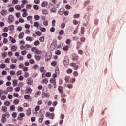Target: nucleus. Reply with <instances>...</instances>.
<instances>
[{
    "mask_svg": "<svg viewBox=\"0 0 126 126\" xmlns=\"http://www.w3.org/2000/svg\"><path fill=\"white\" fill-rule=\"evenodd\" d=\"M32 50V52H34V53H36L35 55V60L37 61H39L41 58H42V57L40 56V54L42 53L41 50H39V48H36V47H33Z\"/></svg>",
    "mask_w": 126,
    "mask_h": 126,
    "instance_id": "1",
    "label": "nucleus"
},
{
    "mask_svg": "<svg viewBox=\"0 0 126 126\" xmlns=\"http://www.w3.org/2000/svg\"><path fill=\"white\" fill-rule=\"evenodd\" d=\"M45 116H46V117H48V118H50V119H54L55 118V113H52V112L50 113L49 109V111H47Z\"/></svg>",
    "mask_w": 126,
    "mask_h": 126,
    "instance_id": "2",
    "label": "nucleus"
},
{
    "mask_svg": "<svg viewBox=\"0 0 126 126\" xmlns=\"http://www.w3.org/2000/svg\"><path fill=\"white\" fill-rule=\"evenodd\" d=\"M50 82H51L52 85H53L52 84H53L54 88L57 87L56 79H54V78H53V77L50 79Z\"/></svg>",
    "mask_w": 126,
    "mask_h": 126,
    "instance_id": "3",
    "label": "nucleus"
},
{
    "mask_svg": "<svg viewBox=\"0 0 126 126\" xmlns=\"http://www.w3.org/2000/svg\"><path fill=\"white\" fill-rule=\"evenodd\" d=\"M33 79H32V78H29L28 79H27V83L29 85H33Z\"/></svg>",
    "mask_w": 126,
    "mask_h": 126,
    "instance_id": "4",
    "label": "nucleus"
},
{
    "mask_svg": "<svg viewBox=\"0 0 126 126\" xmlns=\"http://www.w3.org/2000/svg\"><path fill=\"white\" fill-rule=\"evenodd\" d=\"M34 37H36V34H33V37H31L29 35H28L27 37L26 38V40L29 41V42H32L34 40Z\"/></svg>",
    "mask_w": 126,
    "mask_h": 126,
    "instance_id": "5",
    "label": "nucleus"
},
{
    "mask_svg": "<svg viewBox=\"0 0 126 126\" xmlns=\"http://www.w3.org/2000/svg\"><path fill=\"white\" fill-rule=\"evenodd\" d=\"M63 64L64 66H65L66 67H67V66H68V64H69V58H64L63 61Z\"/></svg>",
    "mask_w": 126,
    "mask_h": 126,
    "instance_id": "6",
    "label": "nucleus"
},
{
    "mask_svg": "<svg viewBox=\"0 0 126 126\" xmlns=\"http://www.w3.org/2000/svg\"><path fill=\"white\" fill-rule=\"evenodd\" d=\"M70 66H72V67H74L75 71H76V69H78L79 68L78 64H77L76 63H74V62L71 63Z\"/></svg>",
    "mask_w": 126,
    "mask_h": 126,
    "instance_id": "7",
    "label": "nucleus"
},
{
    "mask_svg": "<svg viewBox=\"0 0 126 126\" xmlns=\"http://www.w3.org/2000/svg\"><path fill=\"white\" fill-rule=\"evenodd\" d=\"M25 92H26V94H28V95H30V94L32 92V89H31V87H27Z\"/></svg>",
    "mask_w": 126,
    "mask_h": 126,
    "instance_id": "8",
    "label": "nucleus"
},
{
    "mask_svg": "<svg viewBox=\"0 0 126 126\" xmlns=\"http://www.w3.org/2000/svg\"><path fill=\"white\" fill-rule=\"evenodd\" d=\"M24 116H25V113H19L17 119H19V121H22Z\"/></svg>",
    "mask_w": 126,
    "mask_h": 126,
    "instance_id": "9",
    "label": "nucleus"
},
{
    "mask_svg": "<svg viewBox=\"0 0 126 126\" xmlns=\"http://www.w3.org/2000/svg\"><path fill=\"white\" fill-rule=\"evenodd\" d=\"M1 121L2 123H6V115L5 113H4L3 115H2Z\"/></svg>",
    "mask_w": 126,
    "mask_h": 126,
    "instance_id": "10",
    "label": "nucleus"
},
{
    "mask_svg": "<svg viewBox=\"0 0 126 126\" xmlns=\"http://www.w3.org/2000/svg\"><path fill=\"white\" fill-rule=\"evenodd\" d=\"M57 74H59V69H56L55 73H53V77H54V79H56V77H57Z\"/></svg>",
    "mask_w": 126,
    "mask_h": 126,
    "instance_id": "11",
    "label": "nucleus"
},
{
    "mask_svg": "<svg viewBox=\"0 0 126 126\" xmlns=\"http://www.w3.org/2000/svg\"><path fill=\"white\" fill-rule=\"evenodd\" d=\"M18 47L17 45H12V47H11V50H12V52H15L16 50H17Z\"/></svg>",
    "mask_w": 126,
    "mask_h": 126,
    "instance_id": "12",
    "label": "nucleus"
},
{
    "mask_svg": "<svg viewBox=\"0 0 126 126\" xmlns=\"http://www.w3.org/2000/svg\"><path fill=\"white\" fill-rule=\"evenodd\" d=\"M14 17L13 15H9V16L8 17V21L9 22H12L13 21H14Z\"/></svg>",
    "mask_w": 126,
    "mask_h": 126,
    "instance_id": "13",
    "label": "nucleus"
},
{
    "mask_svg": "<svg viewBox=\"0 0 126 126\" xmlns=\"http://www.w3.org/2000/svg\"><path fill=\"white\" fill-rule=\"evenodd\" d=\"M29 63H30V64H33L34 66L35 61L34 60V58H32V57H31V60H29Z\"/></svg>",
    "mask_w": 126,
    "mask_h": 126,
    "instance_id": "14",
    "label": "nucleus"
},
{
    "mask_svg": "<svg viewBox=\"0 0 126 126\" xmlns=\"http://www.w3.org/2000/svg\"><path fill=\"white\" fill-rule=\"evenodd\" d=\"M81 45H82L81 40V42H80V41H78V42H77V45L76 48H77V49L78 50V52H79V50H80V49H79L80 47H81Z\"/></svg>",
    "mask_w": 126,
    "mask_h": 126,
    "instance_id": "15",
    "label": "nucleus"
},
{
    "mask_svg": "<svg viewBox=\"0 0 126 126\" xmlns=\"http://www.w3.org/2000/svg\"><path fill=\"white\" fill-rule=\"evenodd\" d=\"M24 36V31H22V32H20V34H19L18 37L19 38H23Z\"/></svg>",
    "mask_w": 126,
    "mask_h": 126,
    "instance_id": "16",
    "label": "nucleus"
},
{
    "mask_svg": "<svg viewBox=\"0 0 126 126\" xmlns=\"http://www.w3.org/2000/svg\"><path fill=\"white\" fill-rule=\"evenodd\" d=\"M58 90L59 92H60V94H61V96L63 94V87H62V86H59V87H58Z\"/></svg>",
    "mask_w": 126,
    "mask_h": 126,
    "instance_id": "17",
    "label": "nucleus"
},
{
    "mask_svg": "<svg viewBox=\"0 0 126 126\" xmlns=\"http://www.w3.org/2000/svg\"><path fill=\"white\" fill-rule=\"evenodd\" d=\"M13 90V87H12L11 84H10V86H9V87H7V94H8V92H12Z\"/></svg>",
    "mask_w": 126,
    "mask_h": 126,
    "instance_id": "18",
    "label": "nucleus"
},
{
    "mask_svg": "<svg viewBox=\"0 0 126 126\" xmlns=\"http://www.w3.org/2000/svg\"><path fill=\"white\" fill-rule=\"evenodd\" d=\"M54 60L53 61V62H52V63H51V66H54V67H55V66H57V62H56L55 61V58H54Z\"/></svg>",
    "mask_w": 126,
    "mask_h": 126,
    "instance_id": "19",
    "label": "nucleus"
},
{
    "mask_svg": "<svg viewBox=\"0 0 126 126\" xmlns=\"http://www.w3.org/2000/svg\"><path fill=\"white\" fill-rule=\"evenodd\" d=\"M3 94H8L7 91H3V89H1V100H2L1 96Z\"/></svg>",
    "mask_w": 126,
    "mask_h": 126,
    "instance_id": "20",
    "label": "nucleus"
},
{
    "mask_svg": "<svg viewBox=\"0 0 126 126\" xmlns=\"http://www.w3.org/2000/svg\"><path fill=\"white\" fill-rule=\"evenodd\" d=\"M2 111H7V106H6V105H5L4 106H2Z\"/></svg>",
    "mask_w": 126,
    "mask_h": 126,
    "instance_id": "21",
    "label": "nucleus"
},
{
    "mask_svg": "<svg viewBox=\"0 0 126 126\" xmlns=\"http://www.w3.org/2000/svg\"><path fill=\"white\" fill-rule=\"evenodd\" d=\"M59 33L61 37H62V35H63V33H64V31H63V29H62H62H61V30L59 31Z\"/></svg>",
    "mask_w": 126,
    "mask_h": 126,
    "instance_id": "22",
    "label": "nucleus"
},
{
    "mask_svg": "<svg viewBox=\"0 0 126 126\" xmlns=\"http://www.w3.org/2000/svg\"><path fill=\"white\" fill-rule=\"evenodd\" d=\"M32 113V108H28L27 111V114L28 116H30V114H31Z\"/></svg>",
    "mask_w": 126,
    "mask_h": 126,
    "instance_id": "23",
    "label": "nucleus"
},
{
    "mask_svg": "<svg viewBox=\"0 0 126 126\" xmlns=\"http://www.w3.org/2000/svg\"><path fill=\"white\" fill-rule=\"evenodd\" d=\"M59 13L60 14H64V11L63 8H60V10H59Z\"/></svg>",
    "mask_w": 126,
    "mask_h": 126,
    "instance_id": "24",
    "label": "nucleus"
},
{
    "mask_svg": "<svg viewBox=\"0 0 126 126\" xmlns=\"http://www.w3.org/2000/svg\"><path fill=\"white\" fill-rule=\"evenodd\" d=\"M44 119V115H41L40 118L39 119V123H42V121Z\"/></svg>",
    "mask_w": 126,
    "mask_h": 126,
    "instance_id": "25",
    "label": "nucleus"
},
{
    "mask_svg": "<svg viewBox=\"0 0 126 126\" xmlns=\"http://www.w3.org/2000/svg\"><path fill=\"white\" fill-rule=\"evenodd\" d=\"M20 102V100H18V98H16L15 100H14V103L15 105H18V103Z\"/></svg>",
    "mask_w": 126,
    "mask_h": 126,
    "instance_id": "26",
    "label": "nucleus"
},
{
    "mask_svg": "<svg viewBox=\"0 0 126 126\" xmlns=\"http://www.w3.org/2000/svg\"><path fill=\"white\" fill-rule=\"evenodd\" d=\"M7 13V10H2V11H1V13L2 16H4L5 14H6Z\"/></svg>",
    "mask_w": 126,
    "mask_h": 126,
    "instance_id": "27",
    "label": "nucleus"
},
{
    "mask_svg": "<svg viewBox=\"0 0 126 126\" xmlns=\"http://www.w3.org/2000/svg\"><path fill=\"white\" fill-rule=\"evenodd\" d=\"M47 4H48V2H45V1H44V2H42V3H41V6H43V7L47 6Z\"/></svg>",
    "mask_w": 126,
    "mask_h": 126,
    "instance_id": "28",
    "label": "nucleus"
},
{
    "mask_svg": "<svg viewBox=\"0 0 126 126\" xmlns=\"http://www.w3.org/2000/svg\"><path fill=\"white\" fill-rule=\"evenodd\" d=\"M71 39H67L66 40V43L67 44V47H68V45H70L71 43Z\"/></svg>",
    "mask_w": 126,
    "mask_h": 126,
    "instance_id": "29",
    "label": "nucleus"
},
{
    "mask_svg": "<svg viewBox=\"0 0 126 126\" xmlns=\"http://www.w3.org/2000/svg\"><path fill=\"white\" fill-rule=\"evenodd\" d=\"M39 109H40V106L38 105H38H37V106H35V110L36 113H37V112L39 111Z\"/></svg>",
    "mask_w": 126,
    "mask_h": 126,
    "instance_id": "30",
    "label": "nucleus"
},
{
    "mask_svg": "<svg viewBox=\"0 0 126 126\" xmlns=\"http://www.w3.org/2000/svg\"><path fill=\"white\" fill-rule=\"evenodd\" d=\"M10 67L11 69H13V71H14V69H15V67H16V64H14V63H12V64L10 65Z\"/></svg>",
    "mask_w": 126,
    "mask_h": 126,
    "instance_id": "31",
    "label": "nucleus"
},
{
    "mask_svg": "<svg viewBox=\"0 0 126 126\" xmlns=\"http://www.w3.org/2000/svg\"><path fill=\"white\" fill-rule=\"evenodd\" d=\"M49 111H51V113H54V111H55V108L53 105V106H50V108H49Z\"/></svg>",
    "mask_w": 126,
    "mask_h": 126,
    "instance_id": "32",
    "label": "nucleus"
},
{
    "mask_svg": "<svg viewBox=\"0 0 126 126\" xmlns=\"http://www.w3.org/2000/svg\"><path fill=\"white\" fill-rule=\"evenodd\" d=\"M33 69H38L39 66L38 64H35V63L34 64V66H32Z\"/></svg>",
    "mask_w": 126,
    "mask_h": 126,
    "instance_id": "33",
    "label": "nucleus"
},
{
    "mask_svg": "<svg viewBox=\"0 0 126 126\" xmlns=\"http://www.w3.org/2000/svg\"><path fill=\"white\" fill-rule=\"evenodd\" d=\"M23 71H25V74L26 71H28V68H27L26 64H25V66L23 65Z\"/></svg>",
    "mask_w": 126,
    "mask_h": 126,
    "instance_id": "34",
    "label": "nucleus"
},
{
    "mask_svg": "<svg viewBox=\"0 0 126 126\" xmlns=\"http://www.w3.org/2000/svg\"><path fill=\"white\" fill-rule=\"evenodd\" d=\"M42 82L43 84H48V79H47V77L44 79H43Z\"/></svg>",
    "mask_w": 126,
    "mask_h": 126,
    "instance_id": "35",
    "label": "nucleus"
},
{
    "mask_svg": "<svg viewBox=\"0 0 126 126\" xmlns=\"http://www.w3.org/2000/svg\"><path fill=\"white\" fill-rule=\"evenodd\" d=\"M11 61L12 63H13L14 64H15V63L17 62V58H11Z\"/></svg>",
    "mask_w": 126,
    "mask_h": 126,
    "instance_id": "36",
    "label": "nucleus"
},
{
    "mask_svg": "<svg viewBox=\"0 0 126 126\" xmlns=\"http://www.w3.org/2000/svg\"><path fill=\"white\" fill-rule=\"evenodd\" d=\"M12 116H13V118H16L17 113L15 111V110H14L13 113H12Z\"/></svg>",
    "mask_w": 126,
    "mask_h": 126,
    "instance_id": "37",
    "label": "nucleus"
},
{
    "mask_svg": "<svg viewBox=\"0 0 126 126\" xmlns=\"http://www.w3.org/2000/svg\"><path fill=\"white\" fill-rule=\"evenodd\" d=\"M18 82L16 79H14L13 81V85L14 86H16V85H17Z\"/></svg>",
    "mask_w": 126,
    "mask_h": 126,
    "instance_id": "38",
    "label": "nucleus"
},
{
    "mask_svg": "<svg viewBox=\"0 0 126 126\" xmlns=\"http://www.w3.org/2000/svg\"><path fill=\"white\" fill-rule=\"evenodd\" d=\"M70 76H66L65 78V80L66 82H69Z\"/></svg>",
    "mask_w": 126,
    "mask_h": 126,
    "instance_id": "39",
    "label": "nucleus"
},
{
    "mask_svg": "<svg viewBox=\"0 0 126 126\" xmlns=\"http://www.w3.org/2000/svg\"><path fill=\"white\" fill-rule=\"evenodd\" d=\"M40 16L39 15H34V19L36 21H38V19H40Z\"/></svg>",
    "mask_w": 126,
    "mask_h": 126,
    "instance_id": "40",
    "label": "nucleus"
},
{
    "mask_svg": "<svg viewBox=\"0 0 126 126\" xmlns=\"http://www.w3.org/2000/svg\"><path fill=\"white\" fill-rule=\"evenodd\" d=\"M32 56V53H27V58H29V60H31Z\"/></svg>",
    "mask_w": 126,
    "mask_h": 126,
    "instance_id": "41",
    "label": "nucleus"
},
{
    "mask_svg": "<svg viewBox=\"0 0 126 126\" xmlns=\"http://www.w3.org/2000/svg\"><path fill=\"white\" fill-rule=\"evenodd\" d=\"M41 92L40 91H39H39H36V94H35V96H39V95H40Z\"/></svg>",
    "mask_w": 126,
    "mask_h": 126,
    "instance_id": "42",
    "label": "nucleus"
},
{
    "mask_svg": "<svg viewBox=\"0 0 126 126\" xmlns=\"http://www.w3.org/2000/svg\"><path fill=\"white\" fill-rule=\"evenodd\" d=\"M22 16H23V18H26L27 16H28L27 11H25L24 13H23Z\"/></svg>",
    "mask_w": 126,
    "mask_h": 126,
    "instance_id": "43",
    "label": "nucleus"
},
{
    "mask_svg": "<svg viewBox=\"0 0 126 126\" xmlns=\"http://www.w3.org/2000/svg\"><path fill=\"white\" fill-rule=\"evenodd\" d=\"M34 26H35L36 27H38L39 26V23H38V22L36 20L35 23H34Z\"/></svg>",
    "mask_w": 126,
    "mask_h": 126,
    "instance_id": "44",
    "label": "nucleus"
},
{
    "mask_svg": "<svg viewBox=\"0 0 126 126\" xmlns=\"http://www.w3.org/2000/svg\"><path fill=\"white\" fill-rule=\"evenodd\" d=\"M23 106H18V111H23Z\"/></svg>",
    "mask_w": 126,
    "mask_h": 126,
    "instance_id": "45",
    "label": "nucleus"
},
{
    "mask_svg": "<svg viewBox=\"0 0 126 126\" xmlns=\"http://www.w3.org/2000/svg\"><path fill=\"white\" fill-rule=\"evenodd\" d=\"M12 6H10V8H9V11H10L11 13H12L14 11V8L13 6V5H11Z\"/></svg>",
    "mask_w": 126,
    "mask_h": 126,
    "instance_id": "46",
    "label": "nucleus"
},
{
    "mask_svg": "<svg viewBox=\"0 0 126 126\" xmlns=\"http://www.w3.org/2000/svg\"><path fill=\"white\" fill-rule=\"evenodd\" d=\"M63 50H64V51H65V52H67V51H68V45H65V46L63 47Z\"/></svg>",
    "mask_w": 126,
    "mask_h": 126,
    "instance_id": "47",
    "label": "nucleus"
},
{
    "mask_svg": "<svg viewBox=\"0 0 126 126\" xmlns=\"http://www.w3.org/2000/svg\"><path fill=\"white\" fill-rule=\"evenodd\" d=\"M3 37H4V38H6V37H7V36L8 35V34H7V33H6L5 31H4V32L2 34Z\"/></svg>",
    "mask_w": 126,
    "mask_h": 126,
    "instance_id": "48",
    "label": "nucleus"
},
{
    "mask_svg": "<svg viewBox=\"0 0 126 126\" xmlns=\"http://www.w3.org/2000/svg\"><path fill=\"white\" fill-rule=\"evenodd\" d=\"M10 109H12V111H14V109H15V103L14 105H11L10 106Z\"/></svg>",
    "mask_w": 126,
    "mask_h": 126,
    "instance_id": "49",
    "label": "nucleus"
},
{
    "mask_svg": "<svg viewBox=\"0 0 126 126\" xmlns=\"http://www.w3.org/2000/svg\"><path fill=\"white\" fill-rule=\"evenodd\" d=\"M5 105H6V106H9L10 105H11L10 102H9V101H6L5 102Z\"/></svg>",
    "mask_w": 126,
    "mask_h": 126,
    "instance_id": "50",
    "label": "nucleus"
},
{
    "mask_svg": "<svg viewBox=\"0 0 126 126\" xmlns=\"http://www.w3.org/2000/svg\"><path fill=\"white\" fill-rule=\"evenodd\" d=\"M0 67H1V68L3 69L4 67H6V64H5L4 63H2V64H0Z\"/></svg>",
    "mask_w": 126,
    "mask_h": 126,
    "instance_id": "51",
    "label": "nucleus"
},
{
    "mask_svg": "<svg viewBox=\"0 0 126 126\" xmlns=\"http://www.w3.org/2000/svg\"><path fill=\"white\" fill-rule=\"evenodd\" d=\"M15 90L16 91L17 94H18V92H19V90H20V87H19V84H18V87H15Z\"/></svg>",
    "mask_w": 126,
    "mask_h": 126,
    "instance_id": "52",
    "label": "nucleus"
},
{
    "mask_svg": "<svg viewBox=\"0 0 126 126\" xmlns=\"http://www.w3.org/2000/svg\"><path fill=\"white\" fill-rule=\"evenodd\" d=\"M85 28L84 26H82L81 28V33H84Z\"/></svg>",
    "mask_w": 126,
    "mask_h": 126,
    "instance_id": "53",
    "label": "nucleus"
},
{
    "mask_svg": "<svg viewBox=\"0 0 126 126\" xmlns=\"http://www.w3.org/2000/svg\"><path fill=\"white\" fill-rule=\"evenodd\" d=\"M13 4H15V6H16V4L18 3V0H13Z\"/></svg>",
    "mask_w": 126,
    "mask_h": 126,
    "instance_id": "54",
    "label": "nucleus"
},
{
    "mask_svg": "<svg viewBox=\"0 0 126 126\" xmlns=\"http://www.w3.org/2000/svg\"><path fill=\"white\" fill-rule=\"evenodd\" d=\"M26 8L27 9H27H30L31 8H32V5H27V6H26Z\"/></svg>",
    "mask_w": 126,
    "mask_h": 126,
    "instance_id": "55",
    "label": "nucleus"
},
{
    "mask_svg": "<svg viewBox=\"0 0 126 126\" xmlns=\"http://www.w3.org/2000/svg\"><path fill=\"white\" fill-rule=\"evenodd\" d=\"M33 8H34V9H39V6L37 5V3H35V5L33 6Z\"/></svg>",
    "mask_w": 126,
    "mask_h": 126,
    "instance_id": "56",
    "label": "nucleus"
},
{
    "mask_svg": "<svg viewBox=\"0 0 126 126\" xmlns=\"http://www.w3.org/2000/svg\"><path fill=\"white\" fill-rule=\"evenodd\" d=\"M15 8L16 9H21V6H20V5H17V3L16 5Z\"/></svg>",
    "mask_w": 126,
    "mask_h": 126,
    "instance_id": "57",
    "label": "nucleus"
},
{
    "mask_svg": "<svg viewBox=\"0 0 126 126\" xmlns=\"http://www.w3.org/2000/svg\"><path fill=\"white\" fill-rule=\"evenodd\" d=\"M10 61V58H5V63H9Z\"/></svg>",
    "mask_w": 126,
    "mask_h": 126,
    "instance_id": "58",
    "label": "nucleus"
},
{
    "mask_svg": "<svg viewBox=\"0 0 126 126\" xmlns=\"http://www.w3.org/2000/svg\"><path fill=\"white\" fill-rule=\"evenodd\" d=\"M24 76L25 77H27V79L29 78V73H27V71H26V72L25 73Z\"/></svg>",
    "mask_w": 126,
    "mask_h": 126,
    "instance_id": "59",
    "label": "nucleus"
},
{
    "mask_svg": "<svg viewBox=\"0 0 126 126\" xmlns=\"http://www.w3.org/2000/svg\"><path fill=\"white\" fill-rule=\"evenodd\" d=\"M42 13H43V14H47V10H42Z\"/></svg>",
    "mask_w": 126,
    "mask_h": 126,
    "instance_id": "60",
    "label": "nucleus"
},
{
    "mask_svg": "<svg viewBox=\"0 0 126 126\" xmlns=\"http://www.w3.org/2000/svg\"><path fill=\"white\" fill-rule=\"evenodd\" d=\"M66 72H67V74H70L71 72H72V69H70V68H69L68 69H67Z\"/></svg>",
    "mask_w": 126,
    "mask_h": 126,
    "instance_id": "61",
    "label": "nucleus"
},
{
    "mask_svg": "<svg viewBox=\"0 0 126 126\" xmlns=\"http://www.w3.org/2000/svg\"><path fill=\"white\" fill-rule=\"evenodd\" d=\"M55 53H57V55L58 56V55H61V50H56Z\"/></svg>",
    "mask_w": 126,
    "mask_h": 126,
    "instance_id": "62",
    "label": "nucleus"
},
{
    "mask_svg": "<svg viewBox=\"0 0 126 126\" xmlns=\"http://www.w3.org/2000/svg\"><path fill=\"white\" fill-rule=\"evenodd\" d=\"M19 80H23V79H24V76H21V74H20V75L19 76V78H18Z\"/></svg>",
    "mask_w": 126,
    "mask_h": 126,
    "instance_id": "63",
    "label": "nucleus"
},
{
    "mask_svg": "<svg viewBox=\"0 0 126 126\" xmlns=\"http://www.w3.org/2000/svg\"><path fill=\"white\" fill-rule=\"evenodd\" d=\"M34 45H39L40 44V42L39 40H35V42H34Z\"/></svg>",
    "mask_w": 126,
    "mask_h": 126,
    "instance_id": "64",
    "label": "nucleus"
}]
</instances>
